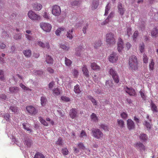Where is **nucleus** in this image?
<instances>
[{"mask_svg":"<svg viewBox=\"0 0 158 158\" xmlns=\"http://www.w3.org/2000/svg\"><path fill=\"white\" fill-rule=\"evenodd\" d=\"M118 12L121 15H123L124 13L125 10L122 7V4L120 3H118Z\"/></svg>","mask_w":158,"mask_h":158,"instance_id":"6ab92c4d","label":"nucleus"},{"mask_svg":"<svg viewBox=\"0 0 158 158\" xmlns=\"http://www.w3.org/2000/svg\"><path fill=\"white\" fill-rule=\"evenodd\" d=\"M144 125L147 128L148 130H150L151 128V125L149 122H148V121L145 120L144 123Z\"/></svg>","mask_w":158,"mask_h":158,"instance_id":"de8ad7c7","label":"nucleus"},{"mask_svg":"<svg viewBox=\"0 0 158 158\" xmlns=\"http://www.w3.org/2000/svg\"><path fill=\"white\" fill-rule=\"evenodd\" d=\"M34 158H45V157L42 153L37 152L36 153Z\"/></svg>","mask_w":158,"mask_h":158,"instance_id":"2f4dec72","label":"nucleus"},{"mask_svg":"<svg viewBox=\"0 0 158 158\" xmlns=\"http://www.w3.org/2000/svg\"><path fill=\"white\" fill-rule=\"evenodd\" d=\"M39 120L41 123L44 126L48 127V123L44 119L40 117H39Z\"/></svg>","mask_w":158,"mask_h":158,"instance_id":"72a5a7b5","label":"nucleus"},{"mask_svg":"<svg viewBox=\"0 0 158 158\" xmlns=\"http://www.w3.org/2000/svg\"><path fill=\"white\" fill-rule=\"evenodd\" d=\"M64 28L63 27H60L58 28L56 31L55 33L56 35L58 36L59 35H60V33H61V31H64Z\"/></svg>","mask_w":158,"mask_h":158,"instance_id":"864d4df0","label":"nucleus"},{"mask_svg":"<svg viewBox=\"0 0 158 158\" xmlns=\"http://www.w3.org/2000/svg\"><path fill=\"white\" fill-rule=\"evenodd\" d=\"M24 143L27 147H30L32 144V141L29 139L26 138L25 139Z\"/></svg>","mask_w":158,"mask_h":158,"instance_id":"7c9ffc66","label":"nucleus"},{"mask_svg":"<svg viewBox=\"0 0 158 158\" xmlns=\"http://www.w3.org/2000/svg\"><path fill=\"white\" fill-rule=\"evenodd\" d=\"M87 136V134L84 130H82L79 136L81 138L84 139L86 138Z\"/></svg>","mask_w":158,"mask_h":158,"instance_id":"e433bc0d","label":"nucleus"},{"mask_svg":"<svg viewBox=\"0 0 158 158\" xmlns=\"http://www.w3.org/2000/svg\"><path fill=\"white\" fill-rule=\"evenodd\" d=\"M65 62L66 65L68 66H70L72 63V61L67 57H65Z\"/></svg>","mask_w":158,"mask_h":158,"instance_id":"79ce46f5","label":"nucleus"},{"mask_svg":"<svg viewBox=\"0 0 158 158\" xmlns=\"http://www.w3.org/2000/svg\"><path fill=\"white\" fill-rule=\"evenodd\" d=\"M90 67L92 70L95 71H98L100 70V67L95 62L91 63L90 64Z\"/></svg>","mask_w":158,"mask_h":158,"instance_id":"4468645a","label":"nucleus"},{"mask_svg":"<svg viewBox=\"0 0 158 158\" xmlns=\"http://www.w3.org/2000/svg\"><path fill=\"white\" fill-rule=\"evenodd\" d=\"M139 93L143 99L145 100L146 98V96L144 94L143 91L142 90H140L139 91Z\"/></svg>","mask_w":158,"mask_h":158,"instance_id":"0e129e2a","label":"nucleus"},{"mask_svg":"<svg viewBox=\"0 0 158 158\" xmlns=\"http://www.w3.org/2000/svg\"><path fill=\"white\" fill-rule=\"evenodd\" d=\"M42 16L44 18L48 20L50 19V17L49 16V14L46 11H44V13H43Z\"/></svg>","mask_w":158,"mask_h":158,"instance_id":"603ef678","label":"nucleus"},{"mask_svg":"<svg viewBox=\"0 0 158 158\" xmlns=\"http://www.w3.org/2000/svg\"><path fill=\"white\" fill-rule=\"evenodd\" d=\"M112 78L115 83H118L119 82V80L117 74L113 77Z\"/></svg>","mask_w":158,"mask_h":158,"instance_id":"bf43d9fd","label":"nucleus"},{"mask_svg":"<svg viewBox=\"0 0 158 158\" xmlns=\"http://www.w3.org/2000/svg\"><path fill=\"white\" fill-rule=\"evenodd\" d=\"M9 91L10 93L15 94L19 92V89L17 87H10L9 88Z\"/></svg>","mask_w":158,"mask_h":158,"instance_id":"4be33fe9","label":"nucleus"},{"mask_svg":"<svg viewBox=\"0 0 158 158\" xmlns=\"http://www.w3.org/2000/svg\"><path fill=\"white\" fill-rule=\"evenodd\" d=\"M109 74L112 76V77L117 74L115 69L113 68H110L109 71Z\"/></svg>","mask_w":158,"mask_h":158,"instance_id":"c85d7f7f","label":"nucleus"},{"mask_svg":"<svg viewBox=\"0 0 158 158\" xmlns=\"http://www.w3.org/2000/svg\"><path fill=\"white\" fill-rule=\"evenodd\" d=\"M72 73L75 77H76L77 76L78 74V70L75 69H74L72 70Z\"/></svg>","mask_w":158,"mask_h":158,"instance_id":"13d9d810","label":"nucleus"},{"mask_svg":"<svg viewBox=\"0 0 158 158\" xmlns=\"http://www.w3.org/2000/svg\"><path fill=\"white\" fill-rule=\"evenodd\" d=\"M151 108L153 112H157V108L156 105L152 102L151 103Z\"/></svg>","mask_w":158,"mask_h":158,"instance_id":"49530a36","label":"nucleus"},{"mask_svg":"<svg viewBox=\"0 0 158 158\" xmlns=\"http://www.w3.org/2000/svg\"><path fill=\"white\" fill-rule=\"evenodd\" d=\"M93 137L96 139L102 140L104 138L105 136L102 132L98 129H93L91 130Z\"/></svg>","mask_w":158,"mask_h":158,"instance_id":"f03ea898","label":"nucleus"},{"mask_svg":"<svg viewBox=\"0 0 158 158\" xmlns=\"http://www.w3.org/2000/svg\"><path fill=\"white\" fill-rule=\"evenodd\" d=\"M140 139L141 140L143 141H146L147 139L146 135L145 134H141L140 136Z\"/></svg>","mask_w":158,"mask_h":158,"instance_id":"8fccbe9b","label":"nucleus"},{"mask_svg":"<svg viewBox=\"0 0 158 158\" xmlns=\"http://www.w3.org/2000/svg\"><path fill=\"white\" fill-rule=\"evenodd\" d=\"M100 127L101 128H102L104 130H108L107 126L103 124H101L100 125Z\"/></svg>","mask_w":158,"mask_h":158,"instance_id":"774afa93","label":"nucleus"},{"mask_svg":"<svg viewBox=\"0 0 158 158\" xmlns=\"http://www.w3.org/2000/svg\"><path fill=\"white\" fill-rule=\"evenodd\" d=\"M52 13L53 15L56 16H58L61 13V10L60 6L55 5L52 6Z\"/></svg>","mask_w":158,"mask_h":158,"instance_id":"0eeeda50","label":"nucleus"},{"mask_svg":"<svg viewBox=\"0 0 158 158\" xmlns=\"http://www.w3.org/2000/svg\"><path fill=\"white\" fill-rule=\"evenodd\" d=\"M61 92V88L56 87L53 89V94L54 96H58L60 94Z\"/></svg>","mask_w":158,"mask_h":158,"instance_id":"aec40b11","label":"nucleus"},{"mask_svg":"<svg viewBox=\"0 0 158 158\" xmlns=\"http://www.w3.org/2000/svg\"><path fill=\"white\" fill-rule=\"evenodd\" d=\"M23 53L25 57H29L31 55V51L30 49H26L23 51Z\"/></svg>","mask_w":158,"mask_h":158,"instance_id":"393cba45","label":"nucleus"},{"mask_svg":"<svg viewBox=\"0 0 158 158\" xmlns=\"http://www.w3.org/2000/svg\"><path fill=\"white\" fill-rule=\"evenodd\" d=\"M83 48L81 45L77 47L75 49V55L78 56H80L83 51Z\"/></svg>","mask_w":158,"mask_h":158,"instance_id":"9d476101","label":"nucleus"},{"mask_svg":"<svg viewBox=\"0 0 158 158\" xmlns=\"http://www.w3.org/2000/svg\"><path fill=\"white\" fill-rule=\"evenodd\" d=\"M118 52H121L123 49V42L121 38H119L118 42Z\"/></svg>","mask_w":158,"mask_h":158,"instance_id":"2eb2a0df","label":"nucleus"},{"mask_svg":"<svg viewBox=\"0 0 158 158\" xmlns=\"http://www.w3.org/2000/svg\"><path fill=\"white\" fill-rule=\"evenodd\" d=\"M151 34L153 37H157L158 35V29L156 27L153 28L151 31Z\"/></svg>","mask_w":158,"mask_h":158,"instance_id":"5701e85b","label":"nucleus"},{"mask_svg":"<svg viewBox=\"0 0 158 158\" xmlns=\"http://www.w3.org/2000/svg\"><path fill=\"white\" fill-rule=\"evenodd\" d=\"M22 125L23 128L26 130H27V131H29L30 132H31L32 131V130H31L29 127H26L25 123H23Z\"/></svg>","mask_w":158,"mask_h":158,"instance_id":"680f3d73","label":"nucleus"},{"mask_svg":"<svg viewBox=\"0 0 158 158\" xmlns=\"http://www.w3.org/2000/svg\"><path fill=\"white\" fill-rule=\"evenodd\" d=\"M74 92L76 94H79L81 91L79 88V86L78 85H77L74 86Z\"/></svg>","mask_w":158,"mask_h":158,"instance_id":"ea45409f","label":"nucleus"},{"mask_svg":"<svg viewBox=\"0 0 158 158\" xmlns=\"http://www.w3.org/2000/svg\"><path fill=\"white\" fill-rule=\"evenodd\" d=\"M40 100L42 106H44L46 105L47 102L46 98L43 97H41Z\"/></svg>","mask_w":158,"mask_h":158,"instance_id":"a19ab883","label":"nucleus"},{"mask_svg":"<svg viewBox=\"0 0 158 158\" xmlns=\"http://www.w3.org/2000/svg\"><path fill=\"white\" fill-rule=\"evenodd\" d=\"M26 109L29 114L31 116H35L38 113V110L32 106H27Z\"/></svg>","mask_w":158,"mask_h":158,"instance_id":"423d86ee","label":"nucleus"},{"mask_svg":"<svg viewBox=\"0 0 158 158\" xmlns=\"http://www.w3.org/2000/svg\"><path fill=\"white\" fill-rule=\"evenodd\" d=\"M106 42L110 46L114 44L115 43V39L114 38V34L113 33L110 32L106 34Z\"/></svg>","mask_w":158,"mask_h":158,"instance_id":"7ed1b4c3","label":"nucleus"},{"mask_svg":"<svg viewBox=\"0 0 158 158\" xmlns=\"http://www.w3.org/2000/svg\"><path fill=\"white\" fill-rule=\"evenodd\" d=\"M82 70L84 75L86 77H89V72L87 69V66L83 65L82 67Z\"/></svg>","mask_w":158,"mask_h":158,"instance_id":"412c9836","label":"nucleus"},{"mask_svg":"<svg viewBox=\"0 0 158 158\" xmlns=\"http://www.w3.org/2000/svg\"><path fill=\"white\" fill-rule=\"evenodd\" d=\"M61 48L65 51H68L70 48L69 46L65 45L64 44H61L60 45Z\"/></svg>","mask_w":158,"mask_h":158,"instance_id":"3c124183","label":"nucleus"},{"mask_svg":"<svg viewBox=\"0 0 158 158\" xmlns=\"http://www.w3.org/2000/svg\"><path fill=\"white\" fill-rule=\"evenodd\" d=\"M121 116L123 119L126 118L127 116V114L126 113L123 112L121 114Z\"/></svg>","mask_w":158,"mask_h":158,"instance_id":"338daca9","label":"nucleus"},{"mask_svg":"<svg viewBox=\"0 0 158 158\" xmlns=\"http://www.w3.org/2000/svg\"><path fill=\"white\" fill-rule=\"evenodd\" d=\"M113 85L112 80H109L106 81L105 85L106 87L108 88L112 87Z\"/></svg>","mask_w":158,"mask_h":158,"instance_id":"cd10ccee","label":"nucleus"},{"mask_svg":"<svg viewBox=\"0 0 158 158\" xmlns=\"http://www.w3.org/2000/svg\"><path fill=\"white\" fill-rule=\"evenodd\" d=\"M134 147L138 148L141 151L142 150L144 151L145 149V146L140 142H137L135 144Z\"/></svg>","mask_w":158,"mask_h":158,"instance_id":"dca6fc26","label":"nucleus"},{"mask_svg":"<svg viewBox=\"0 0 158 158\" xmlns=\"http://www.w3.org/2000/svg\"><path fill=\"white\" fill-rule=\"evenodd\" d=\"M78 147L79 148L84 150L85 148V147L84 146L83 143L81 142L79 143L78 144Z\"/></svg>","mask_w":158,"mask_h":158,"instance_id":"69168bd1","label":"nucleus"},{"mask_svg":"<svg viewBox=\"0 0 158 158\" xmlns=\"http://www.w3.org/2000/svg\"><path fill=\"white\" fill-rule=\"evenodd\" d=\"M123 89L130 96H135L136 94L135 90L132 88H128L127 87L125 86L124 87Z\"/></svg>","mask_w":158,"mask_h":158,"instance_id":"9b49d317","label":"nucleus"},{"mask_svg":"<svg viewBox=\"0 0 158 158\" xmlns=\"http://www.w3.org/2000/svg\"><path fill=\"white\" fill-rule=\"evenodd\" d=\"M19 86L23 89L24 90H29L30 91H31V89L26 87L22 83H20L19 84Z\"/></svg>","mask_w":158,"mask_h":158,"instance_id":"c03bdc74","label":"nucleus"},{"mask_svg":"<svg viewBox=\"0 0 158 158\" xmlns=\"http://www.w3.org/2000/svg\"><path fill=\"white\" fill-rule=\"evenodd\" d=\"M110 9V7L109 5V4H108L106 6L105 13L104 14L105 15H107L108 14V11Z\"/></svg>","mask_w":158,"mask_h":158,"instance_id":"6e6d98bb","label":"nucleus"},{"mask_svg":"<svg viewBox=\"0 0 158 158\" xmlns=\"http://www.w3.org/2000/svg\"><path fill=\"white\" fill-rule=\"evenodd\" d=\"M139 34L138 31H135L133 35V38L134 40H135Z\"/></svg>","mask_w":158,"mask_h":158,"instance_id":"052dcab7","label":"nucleus"},{"mask_svg":"<svg viewBox=\"0 0 158 158\" xmlns=\"http://www.w3.org/2000/svg\"><path fill=\"white\" fill-rule=\"evenodd\" d=\"M40 26L42 29L46 32H50L52 29L51 25L48 23H40Z\"/></svg>","mask_w":158,"mask_h":158,"instance_id":"39448f33","label":"nucleus"},{"mask_svg":"<svg viewBox=\"0 0 158 158\" xmlns=\"http://www.w3.org/2000/svg\"><path fill=\"white\" fill-rule=\"evenodd\" d=\"M14 38L16 40L20 39L22 38V35L21 34H16L14 35Z\"/></svg>","mask_w":158,"mask_h":158,"instance_id":"e2e57ef3","label":"nucleus"},{"mask_svg":"<svg viewBox=\"0 0 158 158\" xmlns=\"http://www.w3.org/2000/svg\"><path fill=\"white\" fill-rule=\"evenodd\" d=\"M32 5L34 10L35 11H39L42 8V5L38 3H34Z\"/></svg>","mask_w":158,"mask_h":158,"instance_id":"a211bd4d","label":"nucleus"},{"mask_svg":"<svg viewBox=\"0 0 158 158\" xmlns=\"http://www.w3.org/2000/svg\"><path fill=\"white\" fill-rule=\"evenodd\" d=\"M118 56L115 52H113L110 54L109 57V61L111 63H114L116 62L118 60Z\"/></svg>","mask_w":158,"mask_h":158,"instance_id":"6e6552de","label":"nucleus"},{"mask_svg":"<svg viewBox=\"0 0 158 158\" xmlns=\"http://www.w3.org/2000/svg\"><path fill=\"white\" fill-rule=\"evenodd\" d=\"M139 49L141 53L144 52L145 51V45L143 42L140 44L139 45Z\"/></svg>","mask_w":158,"mask_h":158,"instance_id":"c756f323","label":"nucleus"},{"mask_svg":"<svg viewBox=\"0 0 158 158\" xmlns=\"http://www.w3.org/2000/svg\"><path fill=\"white\" fill-rule=\"evenodd\" d=\"M91 121L96 123L98 122V118L96 115L94 113H93L90 115Z\"/></svg>","mask_w":158,"mask_h":158,"instance_id":"bb28decb","label":"nucleus"},{"mask_svg":"<svg viewBox=\"0 0 158 158\" xmlns=\"http://www.w3.org/2000/svg\"><path fill=\"white\" fill-rule=\"evenodd\" d=\"M98 0H93L92 5V9L94 10L96 9L98 6Z\"/></svg>","mask_w":158,"mask_h":158,"instance_id":"a878e982","label":"nucleus"},{"mask_svg":"<svg viewBox=\"0 0 158 158\" xmlns=\"http://www.w3.org/2000/svg\"><path fill=\"white\" fill-rule=\"evenodd\" d=\"M127 126L129 130L134 129L135 127L134 122L132 120L130 119H128L127 120Z\"/></svg>","mask_w":158,"mask_h":158,"instance_id":"ddd939ff","label":"nucleus"},{"mask_svg":"<svg viewBox=\"0 0 158 158\" xmlns=\"http://www.w3.org/2000/svg\"><path fill=\"white\" fill-rule=\"evenodd\" d=\"M61 99L62 101L66 102H68L70 101V98L66 96H62Z\"/></svg>","mask_w":158,"mask_h":158,"instance_id":"4d7b16f0","label":"nucleus"},{"mask_svg":"<svg viewBox=\"0 0 158 158\" xmlns=\"http://www.w3.org/2000/svg\"><path fill=\"white\" fill-rule=\"evenodd\" d=\"M10 110L14 113L17 112L19 111L17 107L15 106H10Z\"/></svg>","mask_w":158,"mask_h":158,"instance_id":"5fc2aeb1","label":"nucleus"},{"mask_svg":"<svg viewBox=\"0 0 158 158\" xmlns=\"http://www.w3.org/2000/svg\"><path fill=\"white\" fill-rule=\"evenodd\" d=\"M80 4L79 1H74L71 2V5L73 7L78 6Z\"/></svg>","mask_w":158,"mask_h":158,"instance_id":"c9c22d12","label":"nucleus"},{"mask_svg":"<svg viewBox=\"0 0 158 158\" xmlns=\"http://www.w3.org/2000/svg\"><path fill=\"white\" fill-rule=\"evenodd\" d=\"M129 69L132 71L138 69V63L136 57L135 55L131 56L129 60Z\"/></svg>","mask_w":158,"mask_h":158,"instance_id":"f257e3e1","label":"nucleus"},{"mask_svg":"<svg viewBox=\"0 0 158 158\" xmlns=\"http://www.w3.org/2000/svg\"><path fill=\"white\" fill-rule=\"evenodd\" d=\"M69 114L70 117L72 119H74L78 116V112L76 108H72L69 110Z\"/></svg>","mask_w":158,"mask_h":158,"instance_id":"1a4fd4ad","label":"nucleus"},{"mask_svg":"<svg viewBox=\"0 0 158 158\" xmlns=\"http://www.w3.org/2000/svg\"><path fill=\"white\" fill-rule=\"evenodd\" d=\"M45 56V61L47 63L49 64H52L54 61L52 58L48 54H46Z\"/></svg>","mask_w":158,"mask_h":158,"instance_id":"f3484780","label":"nucleus"},{"mask_svg":"<svg viewBox=\"0 0 158 158\" xmlns=\"http://www.w3.org/2000/svg\"><path fill=\"white\" fill-rule=\"evenodd\" d=\"M117 121L118 126L121 128H123L124 125V122L122 120H120L119 119H117Z\"/></svg>","mask_w":158,"mask_h":158,"instance_id":"f704fd0d","label":"nucleus"},{"mask_svg":"<svg viewBox=\"0 0 158 158\" xmlns=\"http://www.w3.org/2000/svg\"><path fill=\"white\" fill-rule=\"evenodd\" d=\"M66 35L67 36V38L69 39V40L72 39L73 37V29L67 31Z\"/></svg>","mask_w":158,"mask_h":158,"instance_id":"b1692460","label":"nucleus"},{"mask_svg":"<svg viewBox=\"0 0 158 158\" xmlns=\"http://www.w3.org/2000/svg\"><path fill=\"white\" fill-rule=\"evenodd\" d=\"M61 152L63 155L66 156L68 154L69 151L67 148H64L62 149Z\"/></svg>","mask_w":158,"mask_h":158,"instance_id":"a18cd8bd","label":"nucleus"},{"mask_svg":"<svg viewBox=\"0 0 158 158\" xmlns=\"http://www.w3.org/2000/svg\"><path fill=\"white\" fill-rule=\"evenodd\" d=\"M149 67L151 70H153L154 69V63L153 59L151 60V62L149 63Z\"/></svg>","mask_w":158,"mask_h":158,"instance_id":"37998d69","label":"nucleus"},{"mask_svg":"<svg viewBox=\"0 0 158 158\" xmlns=\"http://www.w3.org/2000/svg\"><path fill=\"white\" fill-rule=\"evenodd\" d=\"M113 13L112 12H111L110 13L109 15L108 16V18L107 19H106L103 23H102V25H105L106 23H107L109 22V19L112 18L113 16Z\"/></svg>","mask_w":158,"mask_h":158,"instance_id":"473e14b6","label":"nucleus"},{"mask_svg":"<svg viewBox=\"0 0 158 158\" xmlns=\"http://www.w3.org/2000/svg\"><path fill=\"white\" fill-rule=\"evenodd\" d=\"M36 44L43 48H46L47 49H49L50 48L49 44L48 42L44 43L38 40L37 41Z\"/></svg>","mask_w":158,"mask_h":158,"instance_id":"f8f14e48","label":"nucleus"},{"mask_svg":"<svg viewBox=\"0 0 158 158\" xmlns=\"http://www.w3.org/2000/svg\"><path fill=\"white\" fill-rule=\"evenodd\" d=\"M143 60L144 63L147 64L148 62V58L145 53L143 54Z\"/></svg>","mask_w":158,"mask_h":158,"instance_id":"09e8293b","label":"nucleus"},{"mask_svg":"<svg viewBox=\"0 0 158 158\" xmlns=\"http://www.w3.org/2000/svg\"><path fill=\"white\" fill-rule=\"evenodd\" d=\"M101 40H98L96 41L94 44V48H98V47L100 46L101 45Z\"/></svg>","mask_w":158,"mask_h":158,"instance_id":"58836bf2","label":"nucleus"},{"mask_svg":"<svg viewBox=\"0 0 158 158\" xmlns=\"http://www.w3.org/2000/svg\"><path fill=\"white\" fill-rule=\"evenodd\" d=\"M28 16L32 20L40 21L41 19V16L32 10H30L28 12Z\"/></svg>","mask_w":158,"mask_h":158,"instance_id":"20e7f679","label":"nucleus"},{"mask_svg":"<svg viewBox=\"0 0 158 158\" xmlns=\"http://www.w3.org/2000/svg\"><path fill=\"white\" fill-rule=\"evenodd\" d=\"M63 145V142L62 141V139L60 137L58 140L56 142V146L57 145L59 146H61Z\"/></svg>","mask_w":158,"mask_h":158,"instance_id":"4c0bfd02","label":"nucleus"}]
</instances>
